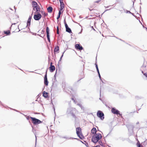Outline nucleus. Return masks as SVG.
<instances>
[{
  "label": "nucleus",
  "mask_w": 147,
  "mask_h": 147,
  "mask_svg": "<svg viewBox=\"0 0 147 147\" xmlns=\"http://www.w3.org/2000/svg\"><path fill=\"white\" fill-rule=\"evenodd\" d=\"M102 138V136L100 134L97 133L93 135L91 139V141L93 143L96 144Z\"/></svg>",
  "instance_id": "f257e3e1"
},
{
  "label": "nucleus",
  "mask_w": 147,
  "mask_h": 147,
  "mask_svg": "<svg viewBox=\"0 0 147 147\" xmlns=\"http://www.w3.org/2000/svg\"><path fill=\"white\" fill-rule=\"evenodd\" d=\"M32 122L34 125H37L39 124L42 123V121H41L40 120L35 118L31 117Z\"/></svg>",
  "instance_id": "f03ea898"
},
{
  "label": "nucleus",
  "mask_w": 147,
  "mask_h": 147,
  "mask_svg": "<svg viewBox=\"0 0 147 147\" xmlns=\"http://www.w3.org/2000/svg\"><path fill=\"white\" fill-rule=\"evenodd\" d=\"M97 115L101 120H103L104 119V113L100 111H98L97 113Z\"/></svg>",
  "instance_id": "7ed1b4c3"
},
{
  "label": "nucleus",
  "mask_w": 147,
  "mask_h": 147,
  "mask_svg": "<svg viewBox=\"0 0 147 147\" xmlns=\"http://www.w3.org/2000/svg\"><path fill=\"white\" fill-rule=\"evenodd\" d=\"M42 15L40 13L35 14L34 16V18L36 21L39 20L41 18Z\"/></svg>",
  "instance_id": "20e7f679"
},
{
  "label": "nucleus",
  "mask_w": 147,
  "mask_h": 147,
  "mask_svg": "<svg viewBox=\"0 0 147 147\" xmlns=\"http://www.w3.org/2000/svg\"><path fill=\"white\" fill-rule=\"evenodd\" d=\"M112 112L114 114L119 115L121 116L122 114L120 113V112L118 110L116 109L115 108H112L111 109Z\"/></svg>",
  "instance_id": "39448f33"
},
{
  "label": "nucleus",
  "mask_w": 147,
  "mask_h": 147,
  "mask_svg": "<svg viewBox=\"0 0 147 147\" xmlns=\"http://www.w3.org/2000/svg\"><path fill=\"white\" fill-rule=\"evenodd\" d=\"M47 71H46L44 77V83L46 86H47L49 82L47 80Z\"/></svg>",
  "instance_id": "423d86ee"
},
{
  "label": "nucleus",
  "mask_w": 147,
  "mask_h": 147,
  "mask_svg": "<svg viewBox=\"0 0 147 147\" xmlns=\"http://www.w3.org/2000/svg\"><path fill=\"white\" fill-rule=\"evenodd\" d=\"M75 48L77 50L79 51H81L83 49V48L80 44H77L75 45Z\"/></svg>",
  "instance_id": "0eeeda50"
},
{
  "label": "nucleus",
  "mask_w": 147,
  "mask_h": 147,
  "mask_svg": "<svg viewBox=\"0 0 147 147\" xmlns=\"http://www.w3.org/2000/svg\"><path fill=\"white\" fill-rule=\"evenodd\" d=\"M32 19V16H30L27 22V26L26 28L27 27L28 28L30 29L29 27L30 25L31 21Z\"/></svg>",
  "instance_id": "6e6552de"
},
{
  "label": "nucleus",
  "mask_w": 147,
  "mask_h": 147,
  "mask_svg": "<svg viewBox=\"0 0 147 147\" xmlns=\"http://www.w3.org/2000/svg\"><path fill=\"white\" fill-rule=\"evenodd\" d=\"M65 28L66 32L69 33H72L71 29L68 27L67 24H65Z\"/></svg>",
  "instance_id": "1a4fd4ad"
},
{
  "label": "nucleus",
  "mask_w": 147,
  "mask_h": 147,
  "mask_svg": "<svg viewBox=\"0 0 147 147\" xmlns=\"http://www.w3.org/2000/svg\"><path fill=\"white\" fill-rule=\"evenodd\" d=\"M59 2L60 4V10H62L64 7V4L63 3V1H61V0H60Z\"/></svg>",
  "instance_id": "9d476101"
},
{
  "label": "nucleus",
  "mask_w": 147,
  "mask_h": 147,
  "mask_svg": "<svg viewBox=\"0 0 147 147\" xmlns=\"http://www.w3.org/2000/svg\"><path fill=\"white\" fill-rule=\"evenodd\" d=\"M49 68L50 71L51 72H53L55 69V67L54 65L50 66Z\"/></svg>",
  "instance_id": "9b49d317"
},
{
  "label": "nucleus",
  "mask_w": 147,
  "mask_h": 147,
  "mask_svg": "<svg viewBox=\"0 0 147 147\" xmlns=\"http://www.w3.org/2000/svg\"><path fill=\"white\" fill-rule=\"evenodd\" d=\"M32 5L33 7H34L33 9L34 10H35V7H36L37 6V5H38L37 2H36L35 1H33L32 2Z\"/></svg>",
  "instance_id": "f8f14e48"
},
{
  "label": "nucleus",
  "mask_w": 147,
  "mask_h": 147,
  "mask_svg": "<svg viewBox=\"0 0 147 147\" xmlns=\"http://www.w3.org/2000/svg\"><path fill=\"white\" fill-rule=\"evenodd\" d=\"M62 138H63L65 139L66 140H69V139H74L77 140H79V139H78V138H73L72 137H66V136L62 137Z\"/></svg>",
  "instance_id": "ddd939ff"
},
{
  "label": "nucleus",
  "mask_w": 147,
  "mask_h": 147,
  "mask_svg": "<svg viewBox=\"0 0 147 147\" xmlns=\"http://www.w3.org/2000/svg\"><path fill=\"white\" fill-rule=\"evenodd\" d=\"M48 93L47 92L44 91L42 93V96L45 98H47L48 96Z\"/></svg>",
  "instance_id": "4468645a"
},
{
  "label": "nucleus",
  "mask_w": 147,
  "mask_h": 147,
  "mask_svg": "<svg viewBox=\"0 0 147 147\" xmlns=\"http://www.w3.org/2000/svg\"><path fill=\"white\" fill-rule=\"evenodd\" d=\"M96 129L95 127H94L91 130V133L92 134H93V135L95 134H97V133H96Z\"/></svg>",
  "instance_id": "2eb2a0df"
},
{
  "label": "nucleus",
  "mask_w": 147,
  "mask_h": 147,
  "mask_svg": "<svg viewBox=\"0 0 147 147\" xmlns=\"http://www.w3.org/2000/svg\"><path fill=\"white\" fill-rule=\"evenodd\" d=\"M47 9L48 12L51 13L52 12L53 9L51 6H50L47 8Z\"/></svg>",
  "instance_id": "dca6fc26"
},
{
  "label": "nucleus",
  "mask_w": 147,
  "mask_h": 147,
  "mask_svg": "<svg viewBox=\"0 0 147 147\" xmlns=\"http://www.w3.org/2000/svg\"><path fill=\"white\" fill-rule=\"evenodd\" d=\"M30 124L31 125L32 127V131L34 133V135H35V136L36 137V143H35V147H36V132H34V131H35V130H34L33 126L31 124Z\"/></svg>",
  "instance_id": "f3484780"
},
{
  "label": "nucleus",
  "mask_w": 147,
  "mask_h": 147,
  "mask_svg": "<svg viewBox=\"0 0 147 147\" xmlns=\"http://www.w3.org/2000/svg\"><path fill=\"white\" fill-rule=\"evenodd\" d=\"M76 133H82V129L80 127H77L76 128Z\"/></svg>",
  "instance_id": "a211bd4d"
},
{
  "label": "nucleus",
  "mask_w": 147,
  "mask_h": 147,
  "mask_svg": "<svg viewBox=\"0 0 147 147\" xmlns=\"http://www.w3.org/2000/svg\"><path fill=\"white\" fill-rule=\"evenodd\" d=\"M59 47L58 46H56L54 49V52H59Z\"/></svg>",
  "instance_id": "6ab92c4d"
},
{
  "label": "nucleus",
  "mask_w": 147,
  "mask_h": 147,
  "mask_svg": "<svg viewBox=\"0 0 147 147\" xmlns=\"http://www.w3.org/2000/svg\"><path fill=\"white\" fill-rule=\"evenodd\" d=\"M97 58V57H96V62H95V67H96V69L97 72H99V69H98V65L97 64V58Z\"/></svg>",
  "instance_id": "aec40b11"
},
{
  "label": "nucleus",
  "mask_w": 147,
  "mask_h": 147,
  "mask_svg": "<svg viewBox=\"0 0 147 147\" xmlns=\"http://www.w3.org/2000/svg\"><path fill=\"white\" fill-rule=\"evenodd\" d=\"M4 33L5 34H6V35H9L11 34V32L9 30L4 31Z\"/></svg>",
  "instance_id": "412c9836"
},
{
  "label": "nucleus",
  "mask_w": 147,
  "mask_h": 147,
  "mask_svg": "<svg viewBox=\"0 0 147 147\" xmlns=\"http://www.w3.org/2000/svg\"><path fill=\"white\" fill-rule=\"evenodd\" d=\"M35 8H36V12H37L38 13H39V12H40V9L38 7V5H37V6L35 7Z\"/></svg>",
  "instance_id": "4be33fe9"
},
{
  "label": "nucleus",
  "mask_w": 147,
  "mask_h": 147,
  "mask_svg": "<svg viewBox=\"0 0 147 147\" xmlns=\"http://www.w3.org/2000/svg\"><path fill=\"white\" fill-rule=\"evenodd\" d=\"M46 31L47 35L49 34V29L48 26L46 27Z\"/></svg>",
  "instance_id": "5701e85b"
},
{
  "label": "nucleus",
  "mask_w": 147,
  "mask_h": 147,
  "mask_svg": "<svg viewBox=\"0 0 147 147\" xmlns=\"http://www.w3.org/2000/svg\"><path fill=\"white\" fill-rule=\"evenodd\" d=\"M97 73H98V76L99 78H100V80L101 81V82L102 83H103L104 82H103V81L102 80L101 78V76H100V75L99 71V72H97Z\"/></svg>",
  "instance_id": "b1692460"
},
{
  "label": "nucleus",
  "mask_w": 147,
  "mask_h": 147,
  "mask_svg": "<svg viewBox=\"0 0 147 147\" xmlns=\"http://www.w3.org/2000/svg\"><path fill=\"white\" fill-rule=\"evenodd\" d=\"M47 40H48L49 42H50L51 41H50V34L47 35Z\"/></svg>",
  "instance_id": "393cba45"
},
{
  "label": "nucleus",
  "mask_w": 147,
  "mask_h": 147,
  "mask_svg": "<svg viewBox=\"0 0 147 147\" xmlns=\"http://www.w3.org/2000/svg\"><path fill=\"white\" fill-rule=\"evenodd\" d=\"M137 146H138V147H142V146L141 145V144H140V143L138 141V142H137Z\"/></svg>",
  "instance_id": "a878e982"
},
{
  "label": "nucleus",
  "mask_w": 147,
  "mask_h": 147,
  "mask_svg": "<svg viewBox=\"0 0 147 147\" xmlns=\"http://www.w3.org/2000/svg\"><path fill=\"white\" fill-rule=\"evenodd\" d=\"M84 77H85V76H84V72H83V76H82V77H80V80H78V82H79L80 80H81V79H82L83 78H84Z\"/></svg>",
  "instance_id": "bb28decb"
},
{
  "label": "nucleus",
  "mask_w": 147,
  "mask_h": 147,
  "mask_svg": "<svg viewBox=\"0 0 147 147\" xmlns=\"http://www.w3.org/2000/svg\"><path fill=\"white\" fill-rule=\"evenodd\" d=\"M98 143L100 144V145L102 146H103V143L102 141H98Z\"/></svg>",
  "instance_id": "cd10ccee"
},
{
  "label": "nucleus",
  "mask_w": 147,
  "mask_h": 147,
  "mask_svg": "<svg viewBox=\"0 0 147 147\" xmlns=\"http://www.w3.org/2000/svg\"><path fill=\"white\" fill-rule=\"evenodd\" d=\"M77 105L80 106L82 109H84V107L81 104H80L79 103H77Z\"/></svg>",
  "instance_id": "c85d7f7f"
},
{
  "label": "nucleus",
  "mask_w": 147,
  "mask_h": 147,
  "mask_svg": "<svg viewBox=\"0 0 147 147\" xmlns=\"http://www.w3.org/2000/svg\"><path fill=\"white\" fill-rule=\"evenodd\" d=\"M80 137H81V138H80V139H81V140H82L83 139H84V137L83 135L82 134V133H81V134H80Z\"/></svg>",
  "instance_id": "c756f323"
},
{
  "label": "nucleus",
  "mask_w": 147,
  "mask_h": 147,
  "mask_svg": "<svg viewBox=\"0 0 147 147\" xmlns=\"http://www.w3.org/2000/svg\"><path fill=\"white\" fill-rule=\"evenodd\" d=\"M123 10L125 11H126V13H131V12L130 11L126 10L125 9H123Z\"/></svg>",
  "instance_id": "7c9ffc66"
},
{
  "label": "nucleus",
  "mask_w": 147,
  "mask_h": 147,
  "mask_svg": "<svg viewBox=\"0 0 147 147\" xmlns=\"http://www.w3.org/2000/svg\"><path fill=\"white\" fill-rule=\"evenodd\" d=\"M84 142H85V143L84 144L85 145V146L87 147H89L88 146V143L87 142H86L85 141H84Z\"/></svg>",
  "instance_id": "2f4dec72"
},
{
  "label": "nucleus",
  "mask_w": 147,
  "mask_h": 147,
  "mask_svg": "<svg viewBox=\"0 0 147 147\" xmlns=\"http://www.w3.org/2000/svg\"><path fill=\"white\" fill-rule=\"evenodd\" d=\"M26 116L27 119L28 120H29L30 118L31 119V117H32L26 115Z\"/></svg>",
  "instance_id": "473e14b6"
},
{
  "label": "nucleus",
  "mask_w": 147,
  "mask_h": 147,
  "mask_svg": "<svg viewBox=\"0 0 147 147\" xmlns=\"http://www.w3.org/2000/svg\"><path fill=\"white\" fill-rule=\"evenodd\" d=\"M57 34H59V28L58 26L57 27Z\"/></svg>",
  "instance_id": "72a5a7b5"
},
{
  "label": "nucleus",
  "mask_w": 147,
  "mask_h": 147,
  "mask_svg": "<svg viewBox=\"0 0 147 147\" xmlns=\"http://www.w3.org/2000/svg\"><path fill=\"white\" fill-rule=\"evenodd\" d=\"M65 51H64L62 53V55H61V56L60 58V60H61L62 58L63 57V54H64V52H65Z\"/></svg>",
  "instance_id": "f704fd0d"
},
{
  "label": "nucleus",
  "mask_w": 147,
  "mask_h": 147,
  "mask_svg": "<svg viewBox=\"0 0 147 147\" xmlns=\"http://www.w3.org/2000/svg\"><path fill=\"white\" fill-rule=\"evenodd\" d=\"M45 17H46L48 15V13H46L45 12H44L43 14H42Z\"/></svg>",
  "instance_id": "c9c22d12"
},
{
  "label": "nucleus",
  "mask_w": 147,
  "mask_h": 147,
  "mask_svg": "<svg viewBox=\"0 0 147 147\" xmlns=\"http://www.w3.org/2000/svg\"><path fill=\"white\" fill-rule=\"evenodd\" d=\"M71 115L74 118H76V116L73 113H71Z\"/></svg>",
  "instance_id": "e433bc0d"
},
{
  "label": "nucleus",
  "mask_w": 147,
  "mask_h": 147,
  "mask_svg": "<svg viewBox=\"0 0 147 147\" xmlns=\"http://www.w3.org/2000/svg\"><path fill=\"white\" fill-rule=\"evenodd\" d=\"M81 133H76L78 136L79 138H82L81 137H80V135Z\"/></svg>",
  "instance_id": "4c0bfd02"
},
{
  "label": "nucleus",
  "mask_w": 147,
  "mask_h": 147,
  "mask_svg": "<svg viewBox=\"0 0 147 147\" xmlns=\"http://www.w3.org/2000/svg\"><path fill=\"white\" fill-rule=\"evenodd\" d=\"M37 35L38 36H40V37H41L42 38H43L45 36V34H44L43 35V36H41L40 35H39V34H37Z\"/></svg>",
  "instance_id": "58836bf2"
},
{
  "label": "nucleus",
  "mask_w": 147,
  "mask_h": 147,
  "mask_svg": "<svg viewBox=\"0 0 147 147\" xmlns=\"http://www.w3.org/2000/svg\"><path fill=\"white\" fill-rule=\"evenodd\" d=\"M61 10H59V13H58V15H59L60 16V15L62 13L61 12Z\"/></svg>",
  "instance_id": "ea45409f"
},
{
  "label": "nucleus",
  "mask_w": 147,
  "mask_h": 147,
  "mask_svg": "<svg viewBox=\"0 0 147 147\" xmlns=\"http://www.w3.org/2000/svg\"><path fill=\"white\" fill-rule=\"evenodd\" d=\"M60 16L59 15H57V20L58 21V19L59 18H60Z\"/></svg>",
  "instance_id": "a19ab883"
},
{
  "label": "nucleus",
  "mask_w": 147,
  "mask_h": 147,
  "mask_svg": "<svg viewBox=\"0 0 147 147\" xmlns=\"http://www.w3.org/2000/svg\"><path fill=\"white\" fill-rule=\"evenodd\" d=\"M101 1V0H98L97 1H95V3H98L100 1Z\"/></svg>",
  "instance_id": "79ce46f5"
},
{
  "label": "nucleus",
  "mask_w": 147,
  "mask_h": 147,
  "mask_svg": "<svg viewBox=\"0 0 147 147\" xmlns=\"http://www.w3.org/2000/svg\"><path fill=\"white\" fill-rule=\"evenodd\" d=\"M64 24H65H65H67L66 23V22L65 19H64Z\"/></svg>",
  "instance_id": "37998d69"
},
{
  "label": "nucleus",
  "mask_w": 147,
  "mask_h": 147,
  "mask_svg": "<svg viewBox=\"0 0 147 147\" xmlns=\"http://www.w3.org/2000/svg\"><path fill=\"white\" fill-rule=\"evenodd\" d=\"M56 73H55L54 76V77L55 78L54 80H56Z\"/></svg>",
  "instance_id": "c03bdc74"
},
{
  "label": "nucleus",
  "mask_w": 147,
  "mask_h": 147,
  "mask_svg": "<svg viewBox=\"0 0 147 147\" xmlns=\"http://www.w3.org/2000/svg\"><path fill=\"white\" fill-rule=\"evenodd\" d=\"M147 78V73H144L143 74Z\"/></svg>",
  "instance_id": "a18cd8bd"
},
{
  "label": "nucleus",
  "mask_w": 147,
  "mask_h": 147,
  "mask_svg": "<svg viewBox=\"0 0 147 147\" xmlns=\"http://www.w3.org/2000/svg\"><path fill=\"white\" fill-rule=\"evenodd\" d=\"M44 30H42V31H41V34H43L44 35Z\"/></svg>",
  "instance_id": "49530a36"
},
{
  "label": "nucleus",
  "mask_w": 147,
  "mask_h": 147,
  "mask_svg": "<svg viewBox=\"0 0 147 147\" xmlns=\"http://www.w3.org/2000/svg\"><path fill=\"white\" fill-rule=\"evenodd\" d=\"M31 33L33 35H37V34L36 33H33V32H31Z\"/></svg>",
  "instance_id": "de8ad7c7"
},
{
  "label": "nucleus",
  "mask_w": 147,
  "mask_h": 147,
  "mask_svg": "<svg viewBox=\"0 0 147 147\" xmlns=\"http://www.w3.org/2000/svg\"><path fill=\"white\" fill-rule=\"evenodd\" d=\"M10 108L11 109H12V108ZM13 110H14V111H16V112H18V110H16V109H13Z\"/></svg>",
  "instance_id": "09e8293b"
},
{
  "label": "nucleus",
  "mask_w": 147,
  "mask_h": 147,
  "mask_svg": "<svg viewBox=\"0 0 147 147\" xmlns=\"http://www.w3.org/2000/svg\"><path fill=\"white\" fill-rule=\"evenodd\" d=\"M54 81L52 83V87L53 88V85L54 84Z\"/></svg>",
  "instance_id": "8fccbe9b"
},
{
  "label": "nucleus",
  "mask_w": 147,
  "mask_h": 147,
  "mask_svg": "<svg viewBox=\"0 0 147 147\" xmlns=\"http://www.w3.org/2000/svg\"><path fill=\"white\" fill-rule=\"evenodd\" d=\"M93 147H100V146L99 145H97L95 146H94Z\"/></svg>",
  "instance_id": "3c124183"
},
{
  "label": "nucleus",
  "mask_w": 147,
  "mask_h": 147,
  "mask_svg": "<svg viewBox=\"0 0 147 147\" xmlns=\"http://www.w3.org/2000/svg\"><path fill=\"white\" fill-rule=\"evenodd\" d=\"M103 13L102 14V15H101V16H100V15H99L98 17H99V18H101V17H102V14H103Z\"/></svg>",
  "instance_id": "603ef678"
},
{
  "label": "nucleus",
  "mask_w": 147,
  "mask_h": 147,
  "mask_svg": "<svg viewBox=\"0 0 147 147\" xmlns=\"http://www.w3.org/2000/svg\"><path fill=\"white\" fill-rule=\"evenodd\" d=\"M110 6H111L110 5H109V6H108L107 7L105 6V7L106 8H108Z\"/></svg>",
  "instance_id": "864d4df0"
},
{
  "label": "nucleus",
  "mask_w": 147,
  "mask_h": 147,
  "mask_svg": "<svg viewBox=\"0 0 147 147\" xmlns=\"http://www.w3.org/2000/svg\"><path fill=\"white\" fill-rule=\"evenodd\" d=\"M69 110V109H68L67 111V113H69V112L68 110Z\"/></svg>",
  "instance_id": "5fc2aeb1"
},
{
  "label": "nucleus",
  "mask_w": 147,
  "mask_h": 147,
  "mask_svg": "<svg viewBox=\"0 0 147 147\" xmlns=\"http://www.w3.org/2000/svg\"><path fill=\"white\" fill-rule=\"evenodd\" d=\"M83 71H82V74L83 73ZM82 76H83V74H82V73L81 74V75L80 76L81 77H82Z\"/></svg>",
  "instance_id": "6e6d98bb"
},
{
  "label": "nucleus",
  "mask_w": 147,
  "mask_h": 147,
  "mask_svg": "<svg viewBox=\"0 0 147 147\" xmlns=\"http://www.w3.org/2000/svg\"><path fill=\"white\" fill-rule=\"evenodd\" d=\"M71 99L74 101V102H75V100L73 98H71Z\"/></svg>",
  "instance_id": "4d7b16f0"
},
{
  "label": "nucleus",
  "mask_w": 147,
  "mask_h": 147,
  "mask_svg": "<svg viewBox=\"0 0 147 147\" xmlns=\"http://www.w3.org/2000/svg\"><path fill=\"white\" fill-rule=\"evenodd\" d=\"M82 29L81 31L79 33V34H81L82 33Z\"/></svg>",
  "instance_id": "13d9d810"
},
{
  "label": "nucleus",
  "mask_w": 147,
  "mask_h": 147,
  "mask_svg": "<svg viewBox=\"0 0 147 147\" xmlns=\"http://www.w3.org/2000/svg\"><path fill=\"white\" fill-rule=\"evenodd\" d=\"M52 64H53V63L52 62H51V63H50V66H53V65H52Z\"/></svg>",
  "instance_id": "bf43d9fd"
},
{
  "label": "nucleus",
  "mask_w": 147,
  "mask_h": 147,
  "mask_svg": "<svg viewBox=\"0 0 147 147\" xmlns=\"http://www.w3.org/2000/svg\"><path fill=\"white\" fill-rule=\"evenodd\" d=\"M109 9H106V10H105V11L103 12V13H104L105 12V11H108V10H109Z\"/></svg>",
  "instance_id": "052dcab7"
},
{
  "label": "nucleus",
  "mask_w": 147,
  "mask_h": 147,
  "mask_svg": "<svg viewBox=\"0 0 147 147\" xmlns=\"http://www.w3.org/2000/svg\"><path fill=\"white\" fill-rule=\"evenodd\" d=\"M111 132V131H110L106 136V137L107 136L109 135V134Z\"/></svg>",
  "instance_id": "680f3d73"
},
{
  "label": "nucleus",
  "mask_w": 147,
  "mask_h": 147,
  "mask_svg": "<svg viewBox=\"0 0 147 147\" xmlns=\"http://www.w3.org/2000/svg\"><path fill=\"white\" fill-rule=\"evenodd\" d=\"M44 12L42 11H41V13L42 14H43Z\"/></svg>",
  "instance_id": "e2e57ef3"
},
{
  "label": "nucleus",
  "mask_w": 147,
  "mask_h": 147,
  "mask_svg": "<svg viewBox=\"0 0 147 147\" xmlns=\"http://www.w3.org/2000/svg\"><path fill=\"white\" fill-rule=\"evenodd\" d=\"M89 10L90 11H92V10H95V9H89Z\"/></svg>",
  "instance_id": "0e129e2a"
},
{
  "label": "nucleus",
  "mask_w": 147,
  "mask_h": 147,
  "mask_svg": "<svg viewBox=\"0 0 147 147\" xmlns=\"http://www.w3.org/2000/svg\"><path fill=\"white\" fill-rule=\"evenodd\" d=\"M0 104L2 106H3V104L1 101H0Z\"/></svg>",
  "instance_id": "69168bd1"
},
{
  "label": "nucleus",
  "mask_w": 147,
  "mask_h": 147,
  "mask_svg": "<svg viewBox=\"0 0 147 147\" xmlns=\"http://www.w3.org/2000/svg\"><path fill=\"white\" fill-rule=\"evenodd\" d=\"M131 14L133 15V16H135L134 15V14L133 13H131Z\"/></svg>",
  "instance_id": "338daca9"
},
{
  "label": "nucleus",
  "mask_w": 147,
  "mask_h": 147,
  "mask_svg": "<svg viewBox=\"0 0 147 147\" xmlns=\"http://www.w3.org/2000/svg\"><path fill=\"white\" fill-rule=\"evenodd\" d=\"M80 141L81 142H82V143H83V144H84V142H83L81 140H80Z\"/></svg>",
  "instance_id": "774afa93"
}]
</instances>
